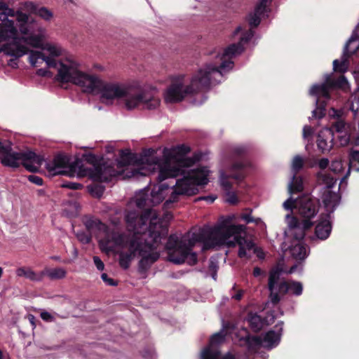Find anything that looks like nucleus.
Listing matches in <instances>:
<instances>
[{
  "label": "nucleus",
  "mask_w": 359,
  "mask_h": 359,
  "mask_svg": "<svg viewBox=\"0 0 359 359\" xmlns=\"http://www.w3.org/2000/svg\"><path fill=\"white\" fill-rule=\"evenodd\" d=\"M326 102L319 99L316 100V109L312 111V118L316 119H321L326 114Z\"/></svg>",
  "instance_id": "2f4dec72"
},
{
  "label": "nucleus",
  "mask_w": 359,
  "mask_h": 359,
  "mask_svg": "<svg viewBox=\"0 0 359 359\" xmlns=\"http://www.w3.org/2000/svg\"><path fill=\"white\" fill-rule=\"evenodd\" d=\"M320 178L323 180V183L326 184L328 188H330L335 183V181L332 177L330 175H323L320 177Z\"/></svg>",
  "instance_id": "603ef678"
},
{
  "label": "nucleus",
  "mask_w": 359,
  "mask_h": 359,
  "mask_svg": "<svg viewBox=\"0 0 359 359\" xmlns=\"http://www.w3.org/2000/svg\"><path fill=\"white\" fill-rule=\"evenodd\" d=\"M290 291L295 296H300L303 292V285L300 282L295 280L288 281Z\"/></svg>",
  "instance_id": "58836bf2"
},
{
  "label": "nucleus",
  "mask_w": 359,
  "mask_h": 359,
  "mask_svg": "<svg viewBox=\"0 0 359 359\" xmlns=\"http://www.w3.org/2000/svg\"><path fill=\"white\" fill-rule=\"evenodd\" d=\"M93 262H94V264H95V266L97 267V269L99 271H103L104 270V264L103 262L101 260V259L99 257L95 256L93 257Z\"/></svg>",
  "instance_id": "bf43d9fd"
},
{
  "label": "nucleus",
  "mask_w": 359,
  "mask_h": 359,
  "mask_svg": "<svg viewBox=\"0 0 359 359\" xmlns=\"http://www.w3.org/2000/svg\"><path fill=\"white\" fill-rule=\"evenodd\" d=\"M83 158L93 167L90 168H86L81 159H76L75 162L79 163L76 172L79 177L88 176L94 182H108L113 177L121 175L122 171L114 168L112 163L106 162L102 158H99L93 154H85L83 155Z\"/></svg>",
  "instance_id": "1a4fd4ad"
},
{
  "label": "nucleus",
  "mask_w": 359,
  "mask_h": 359,
  "mask_svg": "<svg viewBox=\"0 0 359 359\" xmlns=\"http://www.w3.org/2000/svg\"><path fill=\"white\" fill-rule=\"evenodd\" d=\"M79 162L69 163L68 156L57 154L51 161L46 163V168L50 175L74 177L77 172Z\"/></svg>",
  "instance_id": "ddd939ff"
},
{
  "label": "nucleus",
  "mask_w": 359,
  "mask_h": 359,
  "mask_svg": "<svg viewBox=\"0 0 359 359\" xmlns=\"http://www.w3.org/2000/svg\"><path fill=\"white\" fill-rule=\"evenodd\" d=\"M56 80L61 83H72L83 88L87 93H100L102 102L111 101L115 98L125 97V106L127 109L132 110L140 104L144 108L154 109L160 104L158 97L150 95L144 90L137 89L130 90L121 88L114 83H107L97 76L89 75L79 70L73 65L59 63Z\"/></svg>",
  "instance_id": "f257e3e1"
},
{
  "label": "nucleus",
  "mask_w": 359,
  "mask_h": 359,
  "mask_svg": "<svg viewBox=\"0 0 359 359\" xmlns=\"http://www.w3.org/2000/svg\"><path fill=\"white\" fill-rule=\"evenodd\" d=\"M16 12L8 8L5 3L0 1V41L12 39V43H7L3 46L4 53L15 58H19L27 54L29 49L20 43L18 30L14 26V21L9 20L8 17H15Z\"/></svg>",
  "instance_id": "0eeeda50"
},
{
  "label": "nucleus",
  "mask_w": 359,
  "mask_h": 359,
  "mask_svg": "<svg viewBox=\"0 0 359 359\" xmlns=\"http://www.w3.org/2000/svg\"><path fill=\"white\" fill-rule=\"evenodd\" d=\"M351 136L349 134H344V135L339 136V140L340 142V144L342 147L347 146L350 142H351Z\"/></svg>",
  "instance_id": "4d7b16f0"
},
{
  "label": "nucleus",
  "mask_w": 359,
  "mask_h": 359,
  "mask_svg": "<svg viewBox=\"0 0 359 359\" xmlns=\"http://www.w3.org/2000/svg\"><path fill=\"white\" fill-rule=\"evenodd\" d=\"M297 202L298 198L293 199L292 198H289L283 203V207L287 210L292 211L294 209L297 210Z\"/></svg>",
  "instance_id": "79ce46f5"
},
{
  "label": "nucleus",
  "mask_w": 359,
  "mask_h": 359,
  "mask_svg": "<svg viewBox=\"0 0 359 359\" xmlns=\"http://www.w3.org/2000/svg\"><path fill=\"white\" fill-rule=\"evenodd\" d=\"M226 333L224 331H220L214 334L210 339V344L211 346L219 345L222 344L226 339Z\"/></svg>",
  "instance_id": "4c0bfd02"
},
{
  "label": "nucleus",
  "mask_w": 359,
  "mask_h": 359,
  "mask_svg": "<svg viewBox=\"0 0 359 359\" xmlns=\"http://www.w3.org/2000/svg\"><path fill=\"white\" fill-rule=\"evenodd\" d=\"M290 291L288 281L283 280L278 285V294L281 295H285Z\"/></svg>",
  "instance_id": "09e8293b"
},
{
  "label": "nucleus",
  "mask_w": 359,
  "mask_h": 359,
  "mask_svg": "<svg viewBox=\"0 0 359 359\" xmlns=\"http://www.w3.org/2000/svg\"><path fill=\"white\" fill-rule=\"evenodd\" d=\"M169 188V185L165 183H161L156 191L154 188L151 192V201L153 205H157L161 203L164 198V191Z\"/></svg>",
  "instance_id": "a878e982"
},
{
  "label": "nucleus",
  "mask_w": 359,
  "mask_h": 359,
  "mask_svg": "<svg viewBox=\"0 0 359 359\" xmlns=\"http://www.w3.org/2000/svg\"><path fill=\"white\" fill-rule=\"evenodd\" d=\"M83 223L90 233L100 232L106 229V225L103 222L93 217L85 216L83 218Z\"/></svg>",
  "instance_id": "4be33fe9"
},
{
  "label": "nucleus",
  "mask_w": 359,
  "mask_h": 359,
  "mask_svg": "<svg viewBox=\"0 0 359 359\" xmlns=\"http://www.w3.org/2000/svg\"><path fill=\"white\" fill-rule=\"evenodd\" d=\"M29 59V62L34 67L37 65V62L39 60H41L42 62H46L48 67L49 68H56L58 65L56 60L51 57L46 56L44 53L39 50L30 51Z\"/></svg>",
  "instance_id": "412c9836"
},
{
  "label": "nucleus",
  "mask_w": 359,
  "mask_h": 359,
  "mask_svg": "<svg viewBox=\"0 0 359 359\" xmlns=\"http://www.w3.org/2000/svg\"><path fill=\"white\" fill-rule=\"evenodd\" d=\"M104 191V187L102 185H95L94 187H91L90 192L91 194L96 196L97 198H100Z\"/></svg>",
  "instance_id": "a18cd8bd"
},
{
  "label": "nucleus",
  "mask_w": 359,
  "mask_h": 359,
  "mask_svg": "<svg viewBox=\"0 0 359 359\" xmlns=\"http://www.w3.org/2000/svg\"><path fill=\"white\" fill-rule=\"evenodd\" d=\"M201 359H236L235 355L228 351L223 355L218 350H213L210 346L205 347L201 353Z\"/></svg>",
  "instance_id": "5701e85b"
},
{
  "label": "nucleus",
  "mask_w": 359,
  "mask_h": 359,
  "mask_svg": "<svg viewBox=\"0 0 359 359\" xmlns=\"http://www.w3.org/2000/svg\"><path fill=\"white\" fill-rule=\"evenodd\" d=\"M233 238L231 241H229L227 243V246L229 248H233L236 245H238V256L240 258L248 257L249 258L250 256H247V250H254V252L257 253V257L259 258H262L264 253L261 252L262 255L258 252V248L255 247V244L252 241L246 239L245 237L241 236V233L233 235Z\"/></svg>",
  "instance_id": "2eb2a0df"
},
{
  "label": "nucleus",
  "mask_w": 359,
  "mask_h": 359,
  "mask_svg": "<svg viewBox=\"0 0 359 359\" xmlns=\"http://www.w3.org/2000/svg\"><path fill=\"white\" fill-rule=\"evenodd\" d=\"M346 123L344 120H337L329 128L330 133L334 136V132L341 133L345 130Z\"/></svg>",
  "instance_id": "c9c22d12"
},
{
  "label": "nucleus",
  "mask_w": 359,
  "mask_h": 359,
  "mask_svg": "<svg viewBox=\"0 0 359 359\" xmlns=\"http://www.w3.org/2000/svg\"><path fill=\"white\" fill-rule=\"evenodd\" d=\"M242 331L245 333V336L241 335V332L236 334L238 338L239 345L246 346L250 353L256 352L262 344V339L258 336H251L247 328H243Z\"/></svg>",
  "instance_id": "dca6fc26"
},
{
  "label": "nucleus",
  "mask_w": 359,
  "mask_h": 359,
  "mask_svg": "<svg viewBox=\"0 0 359 359\" xmlns=\"http://www.w3.org/2000/svg\"><path fill=\"white\" fill-rule=\"evenodd\" d=\"M230 222L231 219H227L213 228L201 229L198 232L193 233L188 240L180 239L174 234L170 235L165 244L169 261L177 264L186 262L194 266L198 262V255L192 251V248L197 243H202L203 249L205 250L224 244L227 245L229 238L245 230L244 225L229 224Z\"/></svg>",
  "instance_id": "f03ea898"
},
{
  "label": "nucleus",
  "mask_w": 359,
  "mask_h": 359,
  "mask_svg": "<svg viewBox=\"0 0 359 359\" xmlns=\"http://www.w3.org/2000/svg\"><path fill=\"white\" fill-rule=\"evenodd\" d=\"M282 269L277 266L271 269L268 280V289L272 290L276 289V285L278 282L282 273Z\"/></svg>",
  "instance_id": "c756f323"
},
{
  "label": "nucleus",
  "mask_w": 359,
  "mask_h": 359,
  "mask_svg": "<svg viewBox=\"0 0 359 359\" xmlns=\"http://www.w3.org/2000/svg\"><path fill=\"white\" fill-rule=\"evenodd\" d=\"M289 192L290 194H298L304 189L303 179L301 176L294 175L292 181L289 184Z\"/></svg>",
  "instance_id": "7c9ffc66"
},
{
  "label": "nucleus",
  "mask_w": 359,
  "mask_h": 359,
  "mask_svg": "<svg viewBox=\"0 0 359 359\" xmlns=\"http://www.w3.org/2000/svg\"><path fill=\"white\" fill-rule=\"evenodd\" d=\"M241 219L245 220L247 224L252 223L254 222L253 217H252L250 214H241Z\"/></svg>",
  "instance_id": "338daca9"
},
{
  "label": "nucleus",
  "mask_w": 359,
  "mask_h": 359,
  "mask_svg": "<svg viewBox=\"0 0 359 359\" xmlns=\"http://www.w3.org/2000/svg\"><path fill=\"white\" fill-rule=\"evenodd\" d=\"M0 160L3 165L18 168L20 165L31 172H36L44 159L40 155L32 151L18 152L13 149L10 141H0Z\"/></svg>",
  "instance_id": "6e6552de"
},
{
  "label": "nucleus",
  "mask_w": 359,
  "mask_h": 359,
  "mask_svg": "<svg viewBox=\"0 0 359 359\" xmlns=\"http://www.w3.org/2000/svg\"><path fill=\"white\" fill-rule=\"evenodd\" d=\"M354 40L355 38L352 37L346 43L341 60H334L333 61V69L334 72L343 73L346 70L348 58L355 54L358 50V46H355L353 50L349 49L350 45L354 41Z\"/></svg>",
  "instance_id": "f3484780"
},
{
  "label": "nucleus",
  "mask_w": 359,
  "mask_h": 359,
  "mask_svg": "<svg viewBox=\"0 0 359 359\" xmlns=\"http://www.w3.org/2000/svg\"><path fill=\"white\" fill-rule=\"evenodd\" d=\"M292 254L295 259H304L306 257V248L300 243L296 244L292 249Z\"/></svg>",
  "instance_id": "f704fd0d"
},
{
  "label": "nucleus",
  "mask_w": 359,
  "mask_h": 359,
  "mask_svg": "<svg viewBox=\"0 0 359 359\" xmlns=\"http://www.w3.org/2000/svg\"><path fill=\"white\" fill-rule=\"evenodd\" d=\"M230 158L231 160L230 174L223 173L221 175V185L225 192L232 189V184L229 180L233 179L238 182L243 181L245 177V169L250 166L248 157V149L245 147H233L231 150Z\"/></svg>",
  "instance_id": "9b49d317"
},
{
  "label": "nucleus",
  "mask_w": 359,
  "mask_h": 359,
  "mask_svg": "<svg viewBox=\"0 0 359 359\" xmlns=\"http://www.w3.org/2000/svg\"><path fill=\"white\" fill-rule=\"evenodd\" d=\"M62 187L68 188L72 190H79L83 188V185L76 182H65L62 184Z\"/></svg>",
  "instance_id": "6e6d98bb"
},
{
  "label": "nucleus",
  "mask_w": 359,
  "mask_h": 359,
  "mask_svg": "<svg viewBox=\"0 0 359 359\" xmlns=\"http://www.w3.org/2000/svg\"><path fill=\"white\" fill-rule=\"evenodd\" d=\"M347 83V80L344 76H340L338 79H336V88H341L345 84Z\"/></svg>",
  "instance_id": "680f3d73"
},
{
  "label": "nucleus",
  "mask_w": 359,
  "mask_h": 359,
  "mask_svg": "<svg viewBox=\"0 0 359 359\" xmlns=\"http://www.w3.org/2000/svg\"><path fill=\"white\" fill-rule=\"evenodd\" d=\"M41 317L43 320L46 321H51L53 320V316L48 312L44 311L41 313Z\"/></svg>",
  "instance_id": "774afa93"
},
{
  "label": "nucleus",
  "mask_w": 359,
  "mask_h": 359,
  "mask_svg": "<svg viewBox=\"0 0 359 359\" xmlns=\"http://www.w3.org/2000/svg\"><path fill=\"white\" fill-rule=\"evenodd\" d=\"M283 322L282 321L278 323L274 326L275 330H271L265 334L262 343H266V347L272 348L279 344L283 331Z\"/></svg>",
  "instance_id": "a211bd4d"
},
{
  "label": "nucleus",
  "mask_w": 359,
  "mask_h": 359,
  "mask_svg": "<svg viewBox=\"0 0 359 359\" xmlns=\"http://www.w3.org/2000/svg\"><path fill=\"white\" fill-rule=\"evenodd\" d=\"M310 95L316 97V99L320 100V97L329 100L330 98V93L326 88L325 85L315 84L310 89Z\"/></svg>",
  "instance_id": "cd10ccee"
},
{
  "label": "nucleus",
  "mask_w": 359,
  "mask_h": 359,
  "mask_svg": "<svg viewBox=\"0 0 359 359\" xmlns=\"http://www.w3.org/2000/svg\"><path fill=\"white\" fill-rule=\"evenodd\" d=\"M269 297L271 303L274 305L278 304L280 301V294H278L277 291H275V290H269Z\"/></svg>",
  "instance_id": "864d4df0"
},
{
  "label": "nucleus",
  "mask_w": 359,
  "mask_h": 359,
  "mask_svg": "<svg viewBox=\"0 0 359 359\" xmlns=\"http://www.w3.org/2000/svg\"><path fill=\"white\" fill-rule=\"evenodd\" d=\"M23 40L25 43L34 48H41L42 46V39L39 35H33L24 37Z\"/></svg>",
  "instance_id": "e433bc0d"
},
{
  "label": "nucleus",
  "mask_w": 359,
  "mask_h": 359,
  "mask_svg": "<svg viewBox=\"0 0 359 359\" xmlns=\"http://www.w3.org/2000/svg\"><path fill=\"white\" fill-rule=\"evenodd\" d=\"M313 225V223L311 221L303 220L302 227L291 231L293 239L298 242L302 241L305 237L306 231L310 229Z\"/></svg>",
  "instance_id": "bb28decb"
},
{
  "label": "nucleus",
  "mask_w": 359,
  "mask_h": 359,
  "mask_svg": "<svg viewBox=\"0 0 359 359\" xmlns=\"http://www.w3.org/2000/svg\"><path fill=\"white\" fill-rule=\"evenodd\" d=\"M154 220L149 219L147 229L142 230L139 241L137 256L141 257V259L138 263V272L144 278L147 277V272L151 265L159 259L160 254L156 250L161 240L165 239L168 234V226Z\"/></svg>",
  "instance_id": "7ed1b4c3"
},
{
  "label": "nucleus",
  "mask_w": 359,
  "mask_h": 359,
  "mask_svg": "<svg viewBox=\"0 0 359 359\" xmlns=\"http://www.w3.org/2000/svg\"><path fill=\"white\" fill-rule=\"evenodd\" d=\"M329 165V160L327 158H321L318 162V166L320 169H325Z\"/></svg>",
  "instance_id": "69168bd1"
},
{
  "label": "nucleus",
  "mask_w": 359,
  "mask_h": 359,
  "mask_svg": "<svg viewBox=\"0 0 359 359\" xmlns=\"http://www.w3.org/2000/svg\"><path fill=\"white\" fill-rule=\"evenodd\" d=\"M214 73L220 75L219 71L211 65L205 69H200L192 76L190 84L187 86H184V75L173 78L166 90L165 100L170 103L179 102L187 95L209 90L212 83L210 75Z\"/></svg>",
  "instance_id": "20e7f679"
},
{
  "label": "nucleus",
  "mask_w": 359,
  "mask_h": 359,
  "mask_svg": "<svg viewBox=\"0 0 359 359\" xmlns=\"http://www.w3.org/2000/svg\"><path fill=\"white\" fill-rule=\"evenodd\" d=\"M323 85H325L326 88H327L330 91V89L336 88V79H334L332 76L327 75L325 78V82L323 83Z\"/></svg>",
  "instance_id": "de8ad7c7"
},
{
  "label": "nucleus",
  "mask_w": 359,
  "mask_h": 359,
  "mask_svg": "<svg viewBox=\"0 0 359 359\" xmlns=\"http://www.w3.org/2000/svg\"><path fill=\"white\" fill-rule=\"evenodd\" d=\"M151 215L150 208L146 209L142 215L136 211H129L126 215V228L130 233L126 238L125 246L128 251L119 253L118 263L123 269H128L132 260L137 256L142 230L147 229Z\"/></svg>",
  "instance_id": "423d86ee"
},
{
  "label": "nucleus",
  "mask_w": 359,
  "mask_h": 359,
  "mask_svg": "<svg viewBox=\"0 0 359 359\" xmlns=\"http://www.w3.org/2000/svg\"><path fill=\"white\" fill-rule=\"evenodd\" d=\"M250 39L248 37H241V41H239L237 43H232L227 46L222 53V55L220 57V60H222L221 64L219 66L214 65L211 63L206 64L203 68H201L202 69H205L208 66H212L213 67L217 68L220 73V75L218 74H211V81H217V79L215 77L217 76L219 79L222 77V70H224L225 69H231L233 66V62L230 60L233 56H235L237 54H241L243 50V46L242 44V42L244 41L245 43L248 42Z\"/></svg>",
  "instance_id": "f8f14e48"
},
{
  "label": "nucleus",
  "mask_w": 359,
  "mask_h": 359,
  "mask_svg": "<svg viewBox=\"0 0 359 359\" xmlns=\"http://www.w3.org/2000/svg\"><path fill=\"white\" fill-rule=\"evenodd\" d=\"M15 18L22 25L26 24L29 20L27 14L19 11H16Z\"/></svg>",
  "instance_id": "3c124183"
},
{
  "label": "nucleus",
  "mask_w": 359,
  "mask_h": 359,
  "mask_svg": "<svg viewBox=\"0 0 359 359\" xmlns=\"http://www.w3.org/2000/svg\"><path fill=\"white\" fill-rule=\"evenodd\" d=\"M261 15L255 13L249 15L248 22L252 27H257L261 22Z\"/></svg>",
  "instance_id": "a19ab883"
},
{
  "label": "nucleus",
  "mask_w": 359,
  "mask_h": 359,
  "mask_svg": "<svg viewBox=\"0 0 359 359\" xmlns=\"http://www.w3.org/2000/svg\"><path fill=\"white\" fill-rule=\"evenodd\" d=\"M289 226L290 231L293 229H297V228H300L302 226V222H300L299 219L297 217L292 216L289 221Z\"/></svg>",
  "instance_id": "8fccbe9b"
},
{
  "label": "nucleus",
  "mask_w": 359,
  "mask_h": 359,
  "mask_svg": "<svg viewBox=\"0 0 359 359\" xmlns=\"http://www.w3.org/2000/svg\"><path fill=\"white\" fill-rule=\"evenodd\" d=\"M190 151V147L184 144L171 149H165L163 159H156L154 163V169L158 170L156 177L158 182L161 183L167 179L175 178L182 173L183 168L194 165L198 158L185 157Z\"/></svg>",
  "instance_id": "39448f33"
},
{
  "label": "nucleus",
  "mask_w": 359,
  "mask_h": 359,
  "mask_svg": "<svg viewBox=\"0 0 359 359\" xmlns=\"http://www.w3.org/2000/svg\"><path fill=\"white\" fill-rule=\"evenodd\" d=\"M340 201V196L335 192L332 191H327L323 195V202L327 214V217H330V214L332 213L336 207L338 205Z\"/></svg>",
  "instance_id": "aec40b11"
},
{
  "label": "nucleus",
  "mask_w": 359,
  "mask_h": 359,
  "mask_svg": "<svg viewBox=\"0 0 359 359\" xmlns=\"http://www.w3.org/2000/svg\"><path fill=\"white\" fill-rule=\"evenodd\" d=\"M350 160L359 163V151L351 150L350 153Z\"/></svg>",
  "instance_id": "e2e57ef3"
},
{
  "label": "nucleus",
  "mask_w": 359,
  "mask_h": 359,
  "mask_svg": "<svg viewBox=\"0 0 359 359\" xmlns=\"http://www.w3.org/2000/svg\"><path fill=\"white\" fill-rule=\"evenodd\" d=\"M101 278L108 285L116 286L118 284L116 280H114V279L109 278L108 276V275L107 273H102L101 275Z\"/></svg>",
  "instance_id": "13d9d810"
},
{
  "label": "nucleus",
  "mask_w": 359,
  "mask_h": 359,
  "mask_svg": "<svg viewBox=\"0 0 359 359\" xmlns=\"http://www.w3.org/2000/svg\"><path fill=\"white\" fill-rule=\"evenodd\" d=\"M271 1V0H259L255 6V13L263 15L266 12V8Z\"/></svg>",
  "instance_id": "ea45409f"
},
{
  "label": "nucleus",
  "mask_w": 359,
  "mask_h": 359,
  "mask_svg": "<svg viewBox=\"0 0 359 359\" xmlns=\"http://www.w3.org/2000/svg\"><path fill=\"white\" fill-rule=\"evenodd\" d=\"M304 166V160L299 156H296L292 161V168L295 172L299 171Z\"/></svg>",
  "instance_id": "c03bdc74"
},
{
  "label": "nucleus",
  "mask_w": 359,
  "mask_h": 359,
  "mask_svg": "<svg viewBox=\"0 0 359 359\" xmlns=\"http://www.w3.org/2000/svg\"><path fill=\"white\" fill-rule=\"evenodd\" d=\"M36 74L43 77H51L53 75L51 72L43 68L37 69Z\"/></svg>",
  "instance_id": "052dcab7"
},
{
  "label": "nucleus",
  "mask_w": 359,
  "mask_h": 359,
  "mask_svg": "<svg viewBox=\"0 0 359 359\" xmlns=\"http://www.w3.org/2000/svg\"><path fill=\"white\" fill-rule=\"evenodd\" d=\"M132 159L133 154L130 152H124L123 151H121L120 159H117L114 163H113L114 168L116 165L117 168L122 169L124 167L130 165Z\"/></svg>",
  "instance_id": "473e14b6"
},
{
  "label": "nucleus",
  "mask_w": 359,
  "mask_h": 359,
  "mask_svg": "<svg viewBox=\"0 0 359 359\" xmlns=\"http://www.w3.org/2000/svg\"><path fill=\"white\" fill-rule=\"evenodd\" d=\"M208 182L207 170L201 168L189 172L183 178L176 180L173 191L163 204L164 208H171L179 201L180 196L196 194L198 191L197 186L205 185Z\"/></svg>",
  "instance_id": "9d476101"
},
{
  "label": "nucleus",
  "mask_w": 359,
  "mask_h": 359,
  "mask_svg": "<svg viewBox=\"0 0 359 359\" xmlns=\"http://www.w3.org/2000/svg\"><path fill=\"white\" fill-rule=\"evenodd\" d=\"M16 275L18 277H25L32 281H41L44 277L43 271L37 273L29 267H20L16 269Z\"/></svg>",
  "instance_id": "b1692460"
},
{
  "label": "nucleus",
  "mask_w": 359,
  "mask_h": 359,
  "mask_svg": "<svg viewBox=\"0 0 359 359\" xmlns=\"http://www.w3.org/2000/svg\"><path fill=\"white\" fill-rule=\"evenodd\" d=\"M217 269H218L217 264L213 260H210L209 266H208L209 272L210 273V272L217 271Z\"/></svg>",
  "instance_id": "0e129e2a"
},
{
  "label": "nucleus",
  "mask_w": 359,
  "mask_h": 359,
  "mask_svg": "<svg viewBox=\"0 0 359 359\" xmlns=\"http://www.w3.org/2000/svg\"><path fill=\"white\" fill-rule=\"evenodd\" d=\"M92 233H85V232H78L76 233V237L79 241L82 243L88 244L90 243L92 239Z\"/></svg>",
  "instance_id": "37998d69"
},
{
  "label": "nucleus",
  "mask_w": 359,
  "mask_h": 359,
  "mask_svg": "<svg viewBox=\"0 0 359 359\" xmlns=\"http://www.w3.org/2000/svg\"><path fill=\"white\" fill-rule=\"evenodd\" d=\"M248 322L252 332H259L263 327V320L260 316L257 313H249Z\"/></svg>",
  "instance_id": "c85d7f7f"
},
{
  "label": "nucleus",
  "mask_w": 359,
  "mask_h": 359,
  "mask_svg": "<svg viewBox=\"0 0 359 359\" xmlns=\"http://www.w3.org/2000/svg\"><path fill=\"white\" fill-rule=\"evenodd\" d=\"M27 179L30 182H32L36 185H38V186L43 185V180L41 177H39V176L34 175H30L27 177Z\"/></svg>",
  "instance_id": "5fc2aeb1"
},
{
  "label": "nucleus",
  "mask_w": 359,
  "mask_h": 359,
  "mask_svg": "<svg viewBox=\"0 0 359 359\" xmlns=\"http://www.w3.org/2000/svg\"><path fill=\"white\" fill-rule=\"evenodd\" d=\"M226 195L227 198H226V201L231 205H236L238 202V198L237 197L236 194L234 191H227L226 192Z\"/></svg>",
  "instance_id": "49530a36"
},
{
  "label": "nucleus",
  "mask_w": 359,
  "mask_h": 359,
  "mask_svg": "<svg viewBox=\"0 0 359 359\" xmlns=\"http://www.w3.org/2000/svg\"><path fill=\"white\" fill-rule=\"evenodd\" d=\"M26 8L30 13L38 15L41 18L49 20L53 17V13L46 7H39L32 2L26 4Z\"/></svg>",
  "instance_id": "393cba45"
},
{
  "label": "nucleus",
  "mask_w": 359,
  "mask_h": 359,
  "mask_svg": "<svg viewBox=\"0 0 359 359\" xmlns=\"http://www.w3.org/2000/svg\"><path fill=\"white\" fill-rule=\"evenodd\" d=\"M332 231V224L330 217L325 215V217H320L318 222L315 227V236L320 240H326Z\"/></svg>",
  "instance_id": "6ab92c4d"
},
{
  "label": "nucleus",
  "mask_w": 359,
  "mask_h": 359,
  "mask_svg": "<svg viewBox=\"0 0 359 359\" xmlns=\"http://www.w3.org/2000/svg\"><path fill=\"white\" fill-rule=\"evenodd\" d=\"M43 273H44V276L46 275L52 280L63 278L67 273L66 271L62 268H55L53 269L46 268L43 271Z\"/></svg>",
  "instance_id": "72a5a7b5"
},
{
  "label": "nucleus",
  "mask_w": 359,
  "mask_h": 359,
  "mask_svg": "<svg viewBox=\"0 0 359 359\" xmlns=\"http://www.w3.org/2000/svg\"><path fill=\"white\" fill-rule=\"evenodd\" d=\"M320 201L310 194H304L298 198L297 214L304 220L311 221L319 211Z\"/></svg>",
  "instance_id": "4468645a"
}]
</instances>
